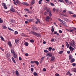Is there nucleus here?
Here are the masks:
<instances>
[{
  "label": "nucleus",
  "mask_w": 76,
  "mask_h": 76,
  "mask_svg": "<svg viewBox=\"0 0 76 76\" xmlns=\"http://www.w3.org/2000/svg\"><path fill=\"white\" fill-rule=\"evenodd\" d=\"M32 34L34 35L35 36H36L37 37H41V34H38L37 33L32 31Z\"/></svg>",
  "instance_id": "1"
},
{
  "label": "nucleus",
  "mask_w": 76,
  "mask_h": 76,
  "mask_svg": "<svg viewBox=\"0 0 76 76\" xmlns=\"http://www.w3.org/2000/svg\"><path fill=\"white\" fill-rule=\"evenodd\" d=\"M55 60H56L55 56H53L51 57L50 61H55Z\"/></svg>",
  "instance_id": "2"
},
{
  "label": "nucleus",
  "mask_w": 76,
  "mask_h": 76,
  "mask_svg": "<svg viewBox=\"0 0 76 76\" xmlns=\"http://www.w3.org/2000/svg\"><path fill=\"white\" fill-rule=\"evenodd\" d=\"M69 50H70L71 52H72L73 51L75 50V48L72 47V46H70L69 47Z\"/></svg>",
  "instance_id": "3"
},
{
  "label": "nucleus",
  "mask_w": 76,
  "mask_h": 76,
  "mask_svg": "<svg viewBox=\"0 0 76 76\" xmlns=\"http://www.w3.org/2000/svg\"><path fill=\"white\" fill-rule=\"evenodd\" d=\"M46 56H49V57H52V54L50 53H48L47 54Z\"/></svg>",
  "instance_id": "4"
},
{
  "label": "nucleus",
  "mask_w": 76,
  "mask_h": 76,
  "mask_svg": "<svg viewBox=\"0 0 76 76\" xmlns=\"http://www.w3.org/2000/svg\"><path fill=\"white\" fill-rule=\"evenodd\" d=\"M2 5H3V6L4 9H7V7H6V3H3L2 4Z\"/></svg>",
  "instance_id": "5"
},
{
  "label": "nucleus",
  "mask_w": 76,
  "mask_h": 76,
  "mask_svg": "<svg viewBox=\"0 0 76 76\" xmlns=\"http://www.w3.org/2000/svg\"><path fill=\"white\" fill-rule=\"evenodd\" d=\"M10 10L11 12H15V9L12 7H11Z\"/></svg>",
  "instance_id": "6"
},
{
  "label": "nucleus",
  "mask_w": 76,
  "mask_h": 76,
  "mask_svg": "<svg viewBox=\"0 0 76 76\" xmlns=\"http://www.w3.org/2000/svg\"><path fill=\"white\" fill-rule=\"evenodd\" d=\"M19 40H20V39L19 38L15 40V42L16 44L18 43V42L19 41Z\"/></svg>",
  "instance_id": "7"
},
{
  "label": "nucleus",
  "mask_w": 76,
  "mask_h": 76,
  "mask_svg": "<svg viewBox=\"0 0 76 76\" xmlns=\"http://www.w3.org/2000/svg\"><path fill=\"white\" fill-rule=\"evenodd\" d=\"M35 3V1L33 0L31 2V5H33Z\"/></svg>",
  "instance_id": "8"
},
{
  "label": "nucleus",
  "mask_w": 76,
  "mask_h": 76,
  "mask_svg": "<svg viewBox=\"0 0 76 76\" xmlns=\"http://www.w3.org/2000/svg\"><path fill=\"white\" fill-rule=\"evenodd\" d=\"M48 15H49L50 17H51V16H52V14H51V11H49V12L48 13Z\"/></svg>",
  "instance_id": "9"
},
{
  "label": "nucleus",
  "mask_w": 76,
  "mask_h": 76,
  "mask_svg": "<svg viewBox=\"0 0 76 76\" xmlns=\"http://www.w3.org/2000/svg\"><path fill=\"white\" fill-rule=\"evenodd\" d=\"M8 45L10 47H12V44L11 43V42H10V41L9 42H8Z\"/></svg>",
  "instance_id": "10"
},
{
  "label": "nucleus",
  "mask_w": 76,
  "mask_h": 76,
  "mask_svg": "<svg viewBox=\"0 0 76 76\" xmlns=\"http://www.w3.org/2000/svg\"><path fill=\"white\" fill-rule=\"evenodd\" d=\"M23 5H25L26 6H29V4H28L26 2H23Z\"/></svg>",
  "instance_id": "11"
},
{
  "label": "nucleus",
  "mask_w": 76,
  "mask_h": 76,
  "mask_svg": "<svg viewBox=\"0 0 76 76\" xmlns=\"http://www.w3.org/2000/svg\"><path fill=\"white\" fill-rule=\"evenodd\" d=\"M27 20V21L28 22H32V19H28Z\"/></svg>",
  "instance_id": "12"
},
{
  "label": "nucleus",
  "mask_w": 76,
  "mask_h": 76,
  "mask_svg": "<svg viewBox=\"0 0 76 76\" xmlns=\"http://www.w3.org/2000/svg\"><path fill=\"white\" fill-rule=\"evenodd\" d=\"M75 60L74 58H72L70 61L71 63H73V62H75Z\"/></svg>",
  "instance_id": "13"
},
{
  "label": "nucleus",
  "mask_w": 76,
  "mask_h": 76,
  "mask_svg": "<svg viewBox=\"0 0 76 76\" xmlns=\"http://www.w3.org/2000/svg\"><path fill=\"white\" fill-rule=\"evenodd\" d=\"M65 2L67 3V4H69V1L68 0H64Z\"/></svg>",
  "instance_id": "14"
},
{
  "label": "nucleus",
  "mask_w": 76,
  "mask_h": 76,
  "mask_svg": "<svg viewBox=\"0 0 76 76\" xmlns=\"http://www.w3.org/2000/svg\"><path fill=\"white\" fill-rule=\"evenodd\" d=\"M58 20H59V21H60V22H62V23H63L64 22V21L61 20V19L60 18H58Z\"/></svg>",
  "instance_id": "15"
},
{
  "label": "nucleus",
  "mask_w": 76,
  "mask_h": 76,
  "mask_svg": "<svg viewBox=\"0 0 76 76\" xmlns=\"http://www.w3.org/2000/svg\"><path fill=\"white\" fill-rule=\"evenodd\" d=\"M12 60L13 61V62L15 63H16V61H15V60L14 58H13V57H12Z\"/></svg>",
  "instance_id": "16"
},
{
  "label": "nucleus",
  "mask_w": 76,
  "mask_h": 76,
  "mask_svg": "<svg viewBox=\"0 0 76 76\" xmlns=\"http://www.w3.org/2000/svg\"><path fill=\"white\" fill-rule=\"evenodd\" d=\"M53 34H56V35H59V34L57 33V31H54Z\"/></svg>",
  "instance_id": "17"
},
{
  "label": "nucleus",
  "mask_w": 76,
  "mask_h": 76,
  "mask_svg": "<svg viewBox=\"0 0 76 76\" xmlns=\"http://www.w3.org/2000/svg\"><path fill=\"white\" fill-rule=\"evenodd\" d=\"M11 52L12 53H13V54H15V52L14 51V50L13 49H11Z\"/></svg>",
  "instance_id": "18"
},
{
  "label": "nucleus",
  "mask_w": 76,
  "mask_h": 76,
  "mask_svg": "<svg viewBox=\"0 0 76 76\" xmlns=\"http://www.w3.org/2000/svg\"><path fill=\"white\" fill-rule=\"evenodd\" d=\"M35 63L37 64V66H38V64H39V62L38 61H35Z\"/></svg>",
  "instance_id": "19"
},
{
  "label": "nucleus",
  "mask_w": 76,
  "mask_h": 76,
  "mask_svg": "<svg viewBox=\"0 0 76 76\" xmlns=\"http://www.w3.org/2000/svg\"><path fill=\"white\" fill-rule=\"evenodd\" d=\"M72 58V55H70V56L69 57V60H70Z\"/></svg>",
  "instance_id": "20"
},
{
  "label": "nucleus",
  "mask_w": 76,
  "mask_h": 76,
  "mask_svg": "<svg viewBox=\"0 0 76 76\" xmlns=\"http://www.w3.org/2000/svg\"><path fill=\"white\" fill-rule=\"evenodd\" d=\"M34 76H37L38 75V74L36 72H34Z\"/></svg>",
  "instance_id": "21"
},
{
  "label": "nucleus",
  "mask_w": 76,
  "mask_h": 76,
  "mask_svg": "<svg viewBox=\"0 0 76 76\" xmlns=\"http://www.w3.org/2000/svg\"><path fill=\"white\" fill-rule=\"evenodd\" d=\"M52 50V47H49V48L48 49V50H49V51H51Z\"/></svg>",
  "instance_id": "22"
},
{
  "label": "nucleus",
  "mask_w": 76,
  "mask_h": 76,
  "mask_svg": "<svg viewBox=\"0 0 76 76\" xmlns=\"http://www.w3.org/2000/svg\"><path fill=\"white\" fill-rule=\"evenodd\" d=\"M2 27L3 29H6L7 28V27H6V26H3Z\"/></svg>",
  "instance_id": "23"
},
{
  "label": "nucleus",
  "mask_w": 76,
  "mask_h": 76,
  "mask_svg": "<svg viewBox=\"0 0 76 76\" xmlns=\"http://www.w3.org/2000/svg\"><path fill=\"white\" fill-rule=\"evenodd\" d=\"M25 45H26V46H28V43L27 42H26L25 44H24Z\"/></svg>",
  "instance_id": "24"
},
{
  "label": "nucleus",
  "mask_w": 76,
  "mask_h": 76,
  "mask_svg": "<svg viewBox=\"0 0 76 76\" xmlns=\"http://www.w3.org/2000/svg\"><path fill=\"white\" fill-rule=\"evenodd\" d=\"M14 58H16L17 57V55H16V54H14Z\"/></svg>",
  "instance_id": "25"
},
{
  "label": "nucleus",
  "mask_w": 76,
  "mask_h": 76,
  "mask_svg": "<svg viewBox=\"0 0 76 76\" xmlns=\"http://www.w3.org/2000/svg\"><path fill=\"white\" fill-rule=\"evenodd\" d=\"M15 73L17 75H19V73H18V70H16L15 71Z\"/></svg>",
  "instance_id": "26"
},
{
  "label": "nucleus",
  "mask_w": 76,
  "mask_h": 76,
  "mask_svg": "<svg viewBox=\"0 0 76 76\" xmlns=\"http://www.w3.org/2000/svg\"><path fill=\"white\" fill-rule=\"evenodd\" d=\"M8 29H9V30H10V31H14V30L11 28H9V27H8Z\"/></svg>",
  "instance_id": "27"
},
{
  "label": "nucleus",
  "mask_w": 76,
  "mask_h": 76,
  "mask_svg": "<svg viewBox=\"0 0 76 76\" xmlns=\"http://www.w3.org/2000/svg\"><path fill=\"white\" fill-rule=\"evenodd\" d=\"M10 23H13V20H10Z\"/></svg>",
  "instance_id": "28"
},
{
  "label": "nucleus",
  "mask_w": 76,
  "mask_h": 76,
  "mask_svg": "<svg viewBox=\"0 0 76 76\" xmlns=\"http://www.w3.org/2000/svg\"><path fill=\"white\" fill-rule=\"evenodd\" d=\"M35 61H31V63L32 64H33L34 63H35Z\"/></svg>",
  "instance_id": "29"
},
{
  "label": "nucleus",
  "mask_w": 76,
  "mask_h": 76,
  "mask_svg": "<svg viewBox=\"0 0 76 76\" xmlns=\"http://www.w3.org/2000/svg\"><path fill=\"white\" fill-rule=\"evenodd\" d=\"M3 20H1V19L0 18V23H3Z\"/></svg>",
  "instance_id": "30"
},
{
  "label": "nucleus",
  "mask_w": 76,
  "mask_h": 76,
  "mask_svg": "<svg viewBox=\"0 0 76 76\" xmlns=\"http://www.w3.org/2000/svg\"><path fill=\"white\" fill-rule=\"evenodd\" d=\"M30 42H34V40L33 39H31L30 40Z\"/></svg>",
  "instance_id": "31"
},
{
  "label": "nucleus",
  "mask_w": 76,
  "mask_h": 76,
  "mask_svg": "<svg viewBox=\"0 0 76 76\" xmlns=\"http://www.w3.org/2000/svg\"><path fill=\"white\" fill-rule=\"evenodd\" d=\"M51 31H52V32L53 33V32H54V28H52L51 30Z\"/></svg>",
  "instance_id": "32"
},
{
  "label": "nucleus",
  "mask_w": 76,
  "mask_h": 76,
  "mask_svg": "<svg viewBox=\"0 0 76 76\" xmlns=\"http://www.w3.org/2000/svg\"><path fill=\"white\" fill-rule=\"evenodd\" d=\"M44 53H48V50H44Z\"/></svg>",
  "instance_id": "33"
},
{
  "label": "nucleus",
  "mask_w": 76,
  "mask_h": 76,
  "mask_svg": "<svg viewBox=\"0 0 76 76\" xmlns=\"http://www.w3.org/2000/svg\"><path fill=\"white\" fill-rule=\"evenodd\" d=\"M66 45L67 48H69V44L68 43H67L66 44Z\"/></svg>",
  "instance_id": "34"
},
{
  "label": "nucleus",
  "mask_w": 76,
  "mask_h": 76,
  "mask_svg": "<svg viewBox=\"0 0 76 76\" xmlns=\"http://www.w3.org/2000/svg\"><path fill=\"white\" fill-rule=\"evenodd\" d=\"M72 18H76V15H73L72 16Z\"/></svg>",
  "instance_id": "35"
},
{
  "label": "nucleus",
  "mask_w": 76,
  "mask_h": 76,
  "mask_svg": "<svg viewBox=\"0 0 76 76\" xmlns=\"http://www.w3.org/2000/svg\"><path fill=\"white\" fill-rule=\"evenodd\" d=\"M37 22H39V23H40V21L38 19V18L37 19Z\"/></svg>",
  "instance_id": "36"
},
{
  "label": "nucleus",
  "mask_w": 76,
  "mask_h": 76,
  "mask_svg": "<svg viewBox=\"0 0 76 76\" xmlns=\"http://www.w3.org/2000/svg\"><path fill=\"white\" fill-rule=\"evenodd\" d=\"M48 14V12H46L44 13V15H47Z\"/></svg>",
  "instance_id": "37"
},
{
  "label": "nucleus",
  "mask_w": 76,
  "mask_h": 76,
  "mask_svg": "<svg viewBox=\"0 0 76 76\" xmlns=\"http://www.w3.org/2000/svg\"><path fill=\"white\" fill-rule=\"evenodd\" d=\"M15 34L16 35H17L18 34V32L17 31H15Z\"/></svg>",
  "instance_id": "38"
},
{
  "label": "nucleus",
  "mask_w": 76,
  "mask_h": 76,
  "mask_svg": "<svg viewBox=\"0 0 76 76\" xmlns=\"http://www.w3.org/2000/svg\"><path fill=\"white\" fill-rule=\"evenodd\" d=\"M1 39L2 40V41H4V38H3V37H1Z\"/></svg>",
  "instance_id": "39"
},
{
  "label": "nucleus",
  "mask_w": 76,
  "mask_h": 76,
  "mask_svg": "<svg viewBox=\"0 0 76 76\" xmlns=\"http://www.w3.org/2000/svg\"><path fill=\"white\" fill-rule=\"evenodd\" d=\"M66 10H64L62 12V13H66Z\"/></svg>",
  "instance_id": "40"
},
{
  "label": "nucleus",
  "mask_w": 76,
  "mask_h": 76,
  "mask_svg": "<svg viewBox=\"0 0 76 76\" xmlns=\"http://www.w3.org/2000/svg\"><path fill=\"white\" fill-rule=\"evenodd\" d=\"M50 4L51 6H54V4L52 3H50Z\"/></svg>",
  "instance_id": "41"
},
{
  "label": "nucleus",
  "mask_w": 76,
  "mask_h": 76,
  "mask_svg": "<svg viewBox=\"0 0 76 76\" xmlns=\"http://www.w3.org/2000/svg\"><path fill=\"white\" fill-rule=\"evenodd\" d=\"M46 19H47L49 20L50 19V17H49V16H48L46 18Z\"/></svg>",
  "instance_id": "42"
},
{
  "label": "nucleus",
  "mask_w": 76,
  "mask_h": 76,
  "mask_svg": "<svg viewBox=\"0 0 76 76\" xmlns=\"http://www.w3.org/2000/svg\"><path fill=\"white\" fill-rule=\"evenodd\" d=\"M50 12V10L49 9H47V13H48V12Z\"/></svg>",
  "instance_id": "43"
},
{
  "label": "nucleus",
  "mask_w": 76,
  "mask_h": 76,
  "mask_svg": "<svg viewBox=\"0 0 76 76\" xmlns=\"http://www.w3.org/2000/svg\"><path fill=\"white\" fill-rule=\"evenodd\" d=\"M63 23V25H64V26H66V24L65 23H64V22L63 23Z\"/></svg>",
  "instance_id": "44"
},
{
  "label": "nucleus",
  "mask_w": 76,
  "mask_h": 76,
  "mask_svg": "<svg viewBox=\"0 0 76 76\" xmlns=\"http://www.w3.org/2000/svg\"><path fill=\"white\" fill-rule=\"evenodd\" d=\"M60 2H62V3H64V1L63 0H59Z\"/></svg>",
  "instance_id": "45"
},
{
  "label": "nucleus",
  "mask_w": 76,
  "mask_h": 76,
  "mask_svg": "<svg viewBox=\"0 0 76 76\" xmlns=\"http://www.w3.org/2000/svg\"><path fill=\"white\" fill-rule=\"evenodd\" d=\"M43 72H45V71H46V69L45 68H44L43 69Z\"/></svg>",
  "instance_id": "46"
},
{
  "label": "nucleus",
  "mask_w": 76,
  "mask_h": 76,
  "mask_svg": "<svg viewBox=\"0 0 76 76\" xmlns=\"http://www.w3.org/2000/svg\"><path fill=\"white\" fill-rule=\"evenodd\" d=\"M72 66H76V64L75 63H73L72 64Z\"/></svg>",
  "instance_id": "47"
},
{
  "label": "nucleus",
  "mask_w": 76,
  "mask_h": 76,
  "mask_svg": "<svg viewBox=\"0 0 76 76\" xmlns=\"http://www.w3.org/2000/svg\"><path fill=\"white\" fill-rule=\"evenodd\" d=\"M41 3H42V1H39V4H41Z\"/></svg>",
  "instance_id": "48"
},
{
  "label": "nucleus",
  "mask_w": 76,
  "mask_h": 76,
  "mask_svg": "<svg viewBox=\"0 0 76 76\" xmlns=\"http://www.w3.org/2000/svg\"><path fill=\"white\" fill-rule=\"evenodd\" d=\"M56 76H60V75L58 74H55Z\"/></svg>",
  "instance_id": "49"
},
{
  "label": "nucleus",
  "mask_w": 76,
  "mask_h": 76,
  "mask_svg": "<svg viewBox=\"0 0 76 76\" xmlns=\"http://www.w3.org/2000/svg\"><path fill=\"white\" fill-rule=\"evenodd\" d=\"M72 28L74 29L75 31H76V28L74 27H73Z\"/></svg>",
  "instance_id": "50"
},
{
  "label": "nucleus",
  "mask_w": 76,
  "mask_h": 76,
  "mask_svg": "<svg viewBox=\"0 0 76 76\" xmlns=\"http://www.w3.org/2000/svg\"><path fill=\"white\" fill-rule=\"evenodd\" d=\"M64 20L65 21H67V18H64Z\"/></svg>",
  "instance_id": "51"
},
{
  "label": "nucleus",
  "mask_w": 76,
  "mask_h": 76,
  "mask_svg": "<svg viewBox=\"0 0 76 76\" xmlns=\"http://www.w3.org/2000/svg\"><path fill=\"white\" fill-rule=\"evenodd\" d=\"M67 54H70V51H67Z\"/></svg>",
  "instance_id": "52"
},
{
  "label": "nucleus",
  "mask_w": 76,
  "mask_h": 76,
  "mask_svg": "<svg viewBox=\"0 0 76 76\" xmlns=\"http://www.w3.org/2000/svg\"><path fill=\"white\" fill-rule=\"evenodd\" d=\"M63 51H60L59 52V54H62L63 53Z\"/></svg>",
  "instance_id": "53"
},
{
  "label": "nucleus",
  "mask_w": 76,
  "mask_h": 76,
  "mask_svg": "<svg viewBox=\"0 0 76 76\" xmlns=\"http://www.w3.org/2000/svg\"><path fill=\"white\" fill-rule=\"evenodd\" d=\"M59 33H62V31L60 30L59 31Z\"/></svg>",
  "instance_id": "54"
},
{
  "label": "nucleus",
  "mask_w": 76,
  "mask_h": 76,
  "mask_svg": "<svg viewBox=\"0 0 76 76\" xmlns=\"http://www.w3.org/2000/svg\"><path fill=\"white\" fill-rule=\"evenodd\" d=\"M51 41H52V42H53V41H54V39H51Z\"/></svg>",
  "instance_id": "55"
},
{
  "label": "nucleus",
  "mask_w": 76,
  "mask_h": 76,
  "mask_svg": "<svg viewBox=\"0 0 76 76\" xmlns=\"http://www.w3.org/2000/svg\"><path fill=\"white\" fill-rule=\"evenodd\" d=\"M29 55L28 53H26L25 54V56H28Z\"/></svg>",
  "instance_id": "56"
},
{
  "label": "nucleus",
  "mask_w": 76,
  "mask_h": 76,
  "mask_svg": "<svg viewBox=\"0 0 76 76\" xmlns=\"http://www.w3.org/2000/svg\"><path fill=\"white\" fill-rule=\"evenodd\" d=\"M69 73H70V72H67V73H66V75H69Z\"/></svg>",
  "instance_id": "57"
},
{
  "label": "nucleus",
  "mask_w": 76,
  "mask_h": 76,
  "mask_svg": "<svg viewBox=\"0 0 76 76\" xmlns=\"http://www.w3.org/2000/svg\"><path fill=\"white\" fill-rule=\"evenodd\" d=\"M45 20H46V21H47V22H49V20H48V19L46 18Z\"/></svg>",
  "instance_id": "58"
},
{
  "label": "nucleus",
  "mask_w": 76,
  "mask_h": 76,
  "mask_svg": "<svg viewBox=\"0 0 76 76\" xmlns=\"http://www.w3.org/2000/svg\"><path fill=\"white\" fill-rule=\"evenodd\" d=\"M19 60H22V58H21V57H19Z\"/></svg>",
  "instance_id": "59"
},
{
  "label": "nucleus",
  "mask_w": 76,
  "mask_h": 76,
  "mask_svg": "<svg viewBox=\"0 0 76 76\" xmlns=\"http://www.w3.org/2000/svg\"><path fill=\"white\" fill-rule=\"evenodd\" d=\"M26 11H27V12H29V10H28V9H26Z\"/></svg>",
  "instance_id": "60"
},
{
  "label": "nucleus",
  "mask_w": 76,
  "mask_h": 76,
  "mask_svg": "<svg viewBox=\"0 0 76 76\" xmlns=\"http://www.w3.org/2000/svg\"><path fill=\"white\" fill-rule=\"evenodd\" d=\"M23 37H27V35L26 34H23Z\"/></svg>",
  "instance_id": "61"
},
{
  "label": "nucleus",
  "mask_w": 76,
  "mask_h": 76,
  "mask_svg": "<svg viewBox=\"0 0 76 76\" xmlns=\"http://www.w3.org/2000/svg\"><path fill=\"white\" fill-rule=\"evenodd\" d=\"M70 45L71 46H73V43H71L70 44Z\"/></svg>",
  "instance_id": "62"
},
{
  "label": "nucleus",
  "mask_w": 76,
  "mask_h": 76,
  "mask_svg": "<svg viewBox=\"0 0 76 76\" xmlns=\"http://www.w3.org/2000/svg\"><path fill=\"white\" fill-rule=\"evenodd\" d=\"M33 29H37V27H34V28H33Z\"/></svg>",
  "instance_id": "63"
},
{
  "label": "nucleus",
  "mask_w": 76,
  "mask_h": 76,
  "mask_svg": "<svg viewBox=\"0 0 76 76\" xmlns=\"http://www.w3.org/2000/svg\"><path fill=\"white\" fill-rule=\"evenodd\" d=\"M31 71H34V68H31Z\"/></svg>",
  "instance_id": "64"
}]
</instances>
